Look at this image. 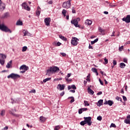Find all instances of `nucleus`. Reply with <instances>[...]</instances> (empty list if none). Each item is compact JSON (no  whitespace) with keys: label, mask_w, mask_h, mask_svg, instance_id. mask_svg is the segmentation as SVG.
Listing matches in <instances>:
<instances>
[{"label":"nucleus","mask_w":130,"mask_h":130,"mask_svg":"<svg viewBox=\"0 0 130 130\" xmlns=\"http://www.w3.org/2000/svg\"><path fill=\"white\" fill-rule=\"evenodd\" d=\"M16 25L17 26H23V22L19 20L17 21Z\"/></svg>","instance_id":"22"},{"label":"nucleus","mask_w":130,"mask_h":130,"mask_svg":"<svg viewBox=\"0 0 130 130\" xmlns=\"http://www.w3.org/2000/svg\"><path fill=\"white\" fill-rule=\"evenodd\" d=\"M60 54L62 56H66V55H67V54H66V53H60Z\"/></svg>","instance_id":"53"},{"label":"nucleus","mask_w":130,"mask_h":130,"mask_svg":"<svg viewBox=\"0 0 130 130\" xmlns=\"http://www.w3.org/2000/svg\"><path fill=\"white\" fill-rule=\"evenodd\" d=\"M84 121H85V123H87L88 125L91 126L92 125V117H84Z\"/></svg>","instance_id":"4"},{"label":"nucleus","mask_w":130,"mask_h":130,"mask_svg":"<svg viewBox=\"0 0 130 130\" xmlns=\"http://www.w3.org/2000/svg\"><path fill=\"white\" fill-rule=\"evenodd\" d=\"M58 72H59V68H58V67L55 66L51 67L47 71L46 75L50 76V75H52V74H54V73H58Z\"/></svg>","instance_id":"1"},{"label":"nucleus","mask_w":130,"mask_h":130,"mask_svg":"<svg viewBox=\"0 0 130 130\" xmlns=\"http://www.w3.org/2000/svg\"><path fill=\"white\" fill-rule=\"evenodd\" d=\"M122 21L126 23H130V15H127L126 18H123Z\"/></svg>","instance_id":"14"},{"label":"nucleus","mask_w":130,"mask_h":130,"mask_svg":"<svg viewBox=\"0 0 130 130\" xmlns=\"http://www.w3.org/2000/svg\"><path fill=\"white\" fill-rule=\"evenodd\" d=\"M116 100H117L118 101H120L121 102H122V99L119 96H116Z\"/></svg>","instance_id":"34"},{"label":"nucleus","mask_w":130,"mask_h":130,"mask_svg":"<svg viewBox=\"0 0 130 130\" xmlns=\"http://www.w3.org/2000/svg\"><path fill=\"white\" fill-rule=\"evenodd\" d=\"M0 55H1L0 58V63L2 66H4V64H5V61H6L5 59L7 58V55L4 54H0Z\"/></svg>","instance_id":"5"},{"label":"nucleus","mask_w":130,"mask_h":130,"mask_svg":"<svg viewBox=\"0 0 130 130\" xmlns=\"http://www.w3.org/2000/svg\"><path fill=\"white\" fill-rule=\"evenodd\" d=\"M72 11L73 14H76V8H75L74 7H72Z\"/></svg>","instance_id":"38"},{"label":"nucleus","mask_w":130,"mask_h":130,"mask_svg":"<svg viewBox=\"0 0 130 130\" xmlns=\"http://www.w3.org/2000/svg\"><path fill=\"white\" fill-rule=\"evenodd\" d=\"M10 17V13H5L1 17V19H7Z\"/></svg>","instance_id":"12"},{"label":"nucleus","mask_w":130,"mask_h":130,"mask_svg":"<svg viewBox=\"0 0 130 130\" xmlns=\"http://www.w3.org/2000/svg\"><path fill=\"white\" fill-rule=\"evenodd\" d=\"M20 70H23V71H28L29 70V67L26 66V65H22L20 67Z\"/></svg>","instance_id":"15"},{"label":"nucleus","mask_w":130,"mask_h":130,"mask_svg":"<svg viewBox=\"0 0 130 130\" xmlns=\"http://www.w3.org/2000/svg\"><path fill=\"white\" fill-rule=\"evenodd\" d=\"M124 122H125V123H126L127 124H130V120L125 119L124 120Z\"/></svg>","instance_id":"30"},{"label":"nucleus","mask_w":130,"mask_h":130,"mask_svg":"<svg viewBox=\"0 0 130 130\" xmlns=\"http://www.w3.org/2000/svg\"><path fill=\"white\" fill-rule=\"evenodd\" d=\"M71 88H72V89H74V90H76V89H77V87H76V85H72L71 86Z\"/></svg>","instance_id":"46"},{"label":"nucleus","mask_w":130,"mask_h":130,"mask_svg":"<svg viewBox=\"0 0 130 130\" xmlns=\"http://www.w3.org/2000/svg\"><path fill=\"white\" fill-rule=\"evenodd\" d=\"M123 62L127 63V59L126 58H124L123 59Z\"/></svg>","instance_id":"57"},{"label":"nucleus","mask_w":130,"mask_h":130,"mask_svg":"<svg viewBox=\"0 0 130 130\" xmlns=\"http://www.w3.org/2000/svg\"><path fill=\"white\" fill-rule=\"evenodd\" d=\"M102 91H99V92L97 93L96 95H102Z\"/></svg>","instance_id":"62"},{"label":"nucleus","mask_w":130,"mask_h":130,"mask_svg":"<svg viewBox=\"0 0 130 130\" xmlns=\"http://www.w3.org/2000/svg\"><path fill=\"white\" fill-rule=\"evenodd\" d=\"M87 90H88L89 94H90V95L94 94V91L91 88H90V87H88Z\"/></svg>","instance_id":"21"},{"label":"nucleus","mask_w":130,"mask_h":130,"mask_svg":"<svg viewBox=\"0 0 130 130\" xmlns=\"http://www.w3.org/2000/svg\"><path fill=\"white\" fill-rule=\"evenodd\" d=\"M40 13H41V12L40 10H37L36 12V15L38 17H39V16H40Z\"/></svg>","instance_id":"39"},{"label":"nucleus","mask_w":130,"mask_h":130,"mask_svg":"<svg viewBox=\"0 0 130 130\" xmlns=\"http://www.w3.org/2000/svg\"><path fill=\"white\" fill-rule=\"evenodd\" d=\"M51 80V78H47L43 80L44 83H46V82H48V81H50Z\"/></svg>","instance_id":"27"},{"label":"nucleus","mask_w":130,"mask_h":130,"mask_svg":"<svg viewBox=\"0 0 130 130\" xmlns=\"http://www.w3.org/2000/svg\"><path fill=\"white\" fill-rule=\"evenodd\" d=\"M6 9V4L2 2V0H0V11H4Z\"/></svg>","instance_id":"11"},{"label":"nucleus","mask_w":130,"mask_h":130,"mask_svg":"<svg viewBox=\"0 0 130 130\" xmlns=\"http://www.w3.org/2000/svg\"><path fill=\"white\" fill-rule=\"evenodd\" d=\"M99 82H100L101 85H102V86H103V85H104L103 81H102L101 79H99Z\"/></svg>","instance_id":"50"},{"label":"nucleus","mask_w":130,"mask_h":130,"mask_svg":"<svg viewBox=\"0 0 130 130\" xmlns=\"http://www.w3.org/2000/svg\"><path fill=\"white\" fill-rule=\"evenodd\" d=\"M22 7V9H24V10H26V11H30L31 10V8L28 6V5H27V3L24 2L21 5Z\"/></svg>","instance_id":"8"},{"label":"nucleus","mask_w":130,"mask_h":130,"mask_svg":"<svg viewBox=\"0 0 130 130\" xmlns=\"http://www.w3.org/2000/svg\"><path fill=\"white\" fill-rule=\"evenodd\" d=\"M40 120L41 122L45 121L46 120V118L43 117V116H41L40 117Z\"/></svg>","instance_id":"23"},{"label":"nucleus","mask_w":130,"mask_h":130,"mask_svg":"<svg viewBox=\"0 0 130 130\" xmlns=\"http://www.w3.org/2000/svg\"><path fill=\"white\" fill-rule=\"evenodd\" d=\"M110 127H116V125L114 123H112L110 125Z\"/></svg>","instance_id":"45"},{"label":"nucleus","mask_w":130,"mask_h":130,"mask_svg":"<svg viewBox=\"0 0 130 130\" xmlns=\"http://www.w3.org/2000/svg\"><path fill=\"white\" fill-rule=\"evenodd\" d=\"M104 61H105V64H107V63H108V59H107L106 57L104 58Z\"/></svg>","instance_id":"42"},{"label":"nucleus","mask_w":130,"mask_h":130,"mask_svg":"<svg viewBox=\"0 0 130 130\" xmlns=\"http://www.w3.org/2000/svg\"><path fill=\"white\" fill-rule=\"evenodd\" d=\"M78 112L79 114H82V113H83V110H82V108L79 110Z\"/></svg>","instance_id":"47"},{"label":"nucleus","mask_w":130,"mask_h":130,"mask_svg":"<svg viewBox=\"0 0 130 130\" xmlns=\"http://www.w3.org/2000/svg\"><path fill=\"white\" fill-rule=\"evenodd\" d=\"M52 1H49L48 3H47V4L48 5H52Z\"/></svg>","instance_id":"59"},{"label":"nucleus","mask_w":130,"mask_h":130,"mask_svg":"<svg viewBox=\"0 0 130 130\" xmlns=\"http://www.w3.org/2000/svg\"><path fill=\"white\" fill-rule=\"evenodd\" d=\"M84 106H90V104H89L88 103V101H84Z\"/></svg>","instance_id":"31"},{"label":"nucleus","mask_w":130,"mask_h":130,"mask_svg":"<svg viewBox=\"0 0 130 130\" xmlns=\"http://www.w3.org/2000/svg\"><path fill=\"white\" fill-rule=\"evenodd\" d=\"M9 113H10V114H12L14 116H16V117H19V115L15 114L11 111H10Z\"/></svg>","instance_id":"32"},{"label":"nucleus","mask_w":130,"mask_h":130,"mask_svg":"<svg viewBox=\"0 0 130 130\" xmlns=\"http://www.w3.org/2000/svg\"><path fill=\"white\" fill-rule=\"evenodd\" d=\"M109 7H111V8H114L115 7H116V5H112L111 3H110Z\"/></svg>","instance_id":"44"},{"label":"nucleus","mask_w":130,"mask_h":130,"mask_svg":"<svg viewBox=\"0 0 130 130\" xmlns=\"http://www.w3.org/2000/svg\"><path fill=\"white\" fill-rule=\"evenodd\" d=\"M120 68H121V69H124V68H125V64L124 63H120Z\"/></svg>","instance_id":"25"},{"label":"nucleus","mask_w":130,"mask_h":130,"mask_svg":"<svg viewBox=\"0 0 130 130\" xmlns=\"http://www.w3.org/2000/svg\"><path fill=\"white\" fill-rule=\"evenodd\" d=\"M98 120H99L100 121H101L102 120V116H99L97 117Z\"/></svg>","instance_id":"41"},{"label":"nucleus","mask_w":130,"mask_h":130,"mask_svg":"<svg viewBox=\"0 0 130 130\" xmlns=\"http://www.w3.org/2000/svg\"><path fill=\"white\" fill-rule=\"evenodd\" d=\"M81 109L82 110V112L83 111H87L88 110V109L87 108H81Z\"/></svg>","instance_id":"56"},{"label":"nucleus","mask_w":130,"mask_h":130,"mask_svg":"<svg viewBox=\"0 0 130 130\" xmlns=\"http://www.w3.org/2000/svg\"><path fill=\"white\" fill-rule=\"evenodd\" d=\"M5 113H6V111L5 110H3L2 111H1V115L2 116H4V115H5Z\"/></svg>","instance_id":"36"},{"label":"nucleus","mask_w":130,"mask_h":130,"mask_svg":"<svg viewBox=\"0 0 130 130\" xmlns=\"http://www.w3.org/2000/svg\"><path fill=\"white\" fill-rule=\"evenodd\" d=\"M23 33L24 34L23 36H31V34L26 30L23 29Z\"/></svg>","instance_id":"16"},{"label":"nucleus","mask_w":130,"mask_h":130,"mask_svg":"<svg viewBox=\"0 0 130 130\" xmlns=\"http://www.w3.org/2000/svg\"><path fill=\"white\" fill-rule=\"evenodd\" d=\"M9 129V127H8V126H5L4 128H3V129H2L3 130H7Z\"/></svg>","instance_id":"61"},{"label":"nucleus","mask_w":130,"mask_h":130,"mask_svg":"<svg viewBox=\"0 0 130 130\" xmlns=\"http://www.w3.org/2000/svg\"><path fill=\"white\" fill-rule=\"evenodd\" d=\"M51 21V19L49 17L46 18L44 19V22L45 23V25L46 26H50V22Z\"/></svg>","instance_id":"10"},{"label":"nucleus","mask_w":130,"mask_h":130,"mask_svg":"<svg viewBox=\"0 0 130 130\" xmlns=\"http://www.w3.org/2000/svg\"><path fill=\"white\" fill-rule=\"evenodd\" d=\"M52 44L54 45V46H60L61 45V43L59 42H53Z\"/></svg>","instance_id":"20"},{"label":"nucleus","mask_w":130,"mask_h":130,"mask_svg":"<svg viewBox=\"0 0 130 130\" xmlns=\"http://www.w3.org/2000/svg\"><path fill=\"white\" fill-rule=\"evenodd\" d=\"M7 78H8V79L11 78V79H18L19 78H21V76L18 74H16L15 73H12L10 75H8L7 76Z\"/></svg>","instance_id":"6"},{"label":"nucleus","mask_w":130,"mask_h":130,"mask_svg":"<svg viewBox=\"0 0 130 130\" xmlns=\"http://www.w3.org/2000/svg\"><path fill=\"white\" fill-rule=\"evenodd\" d=\"M79 44V39L76 37L72 38L71 40V44L73 46H77Z\"/></svg>","instance_id":"3"},{"label":"nucleus","mask_w":130,"mask_h":130,"mask_svg":"<svg viewBox=\"0 0 130 130\" xmlns=\"http://www.w3.org/2000/svg\"><path fill=\"white\" fill-rule=\"evenodd\" d=\"M66 80L67 82H68V83L69 82H72V79H69V78H67V77H66Z\"/></svg>","instance_id":"52"},{"label":"nucleus","mask_w":130,"mask_h":130,"mask_svg":"<svg viewBox=\"0 0 130 130\" xmlns=\"http://www.w3.org/2000/svg\"><path fill=\"white\" fill-rule=\"evenodd\" d=\"M12 60H10L8 63H7V64L6 66L7 69H11V68H12Z\"/></svg>","instance_id":"18"},{"label":"nucleus","mask_w":130,"mask_h":130,"mask_svg":"<svg viewBox=\"0 0 130 130\" xmlns=\"http://www.w3.org/2000/svg\"><path fill=\"white\" fill-rule=\"evenodd\" d=\"M86 81H88V82H90V76L89 75L87 76Z\"/></svg>","instance_id":"51"},{"label":"nucleus","mask_w":130,"mask_h":130,"mask_svg":"<svg viewBox=\"0 0 130 130\" xmlns=\"http://www.w3.org/2000/svg\"><path fill=\"white\" fill-rule=\"evenodd\" d=\"M117 63V62H116V60H113V64H114V66H116Z\"/></svg>","instance_id":"60"},{"label":"nucleus","mask_w":130,"mask_h":130,"mask_svg":"<svg viewBox=\"0 0 130 130\" xmlns=\"http://www.w3.org/2000/svg\"><path fill=\"white\" fill-rule=\"evenodd\" d=\"M92 22L91 20L87 19L85 21V24L86 25H88V26L92 25Z\"/></svg>","instance_id":"19"},{"label":"nucleus","mask_w":130,"mask_h":130,"mask_svg":"<svg viewBox=\"0 0 130 130\" xmlns=\"http://www.w3.org/2000/svg\"><path fill=\"white\" fill-rule=\"evenodd\" d=\"M60 128V127H59V125H57V126H56L54 128V129L55 130H58Z\"/></svg>","instance_id":"49"},{"label":"nucleus","mask_w":130,"mask_h":130,"mask_svg":"<svg viewBox=\"0 0 130 130\" xmlns=\"http://www.w3.org/2000/svg\"><path fill=\"white\" fill-rule=\"evenodd\" d=\"M98 38L96 39L95 40H94L93 41H91V44L93 45V44H95V43H96V42H98Z\"/></svg>","instance_id":"29"},{"label":"nucleus","mask_w":130,"mask_h":130,"mask_svg":"<svg viewBox=\"0 0 130 130\" xmlns=\"http://www.w3.org/2000/svg\"><path fill=\"white\" fill-rule=\"evenodd\" d=\"M91 71H92V72H93V73H97V69H96V68H92L91 69Z\"/></svg>","instance_id":"40"},{"label":"nucleus","mask_w":130,"mask_h":130,"mask_svg":"<svg viewBox=\"0 0 130 130\" xmlns=\"http://www.w3.org/2000/svg\"><path fill=\"white\" fill-rule=\"evenodd\" d=\"M68 99H72L70 101V103H73L75 102V98L73 96H70L68 98Z\"/></svg>","instance_id":"26"},{"label":"nucleus","mask_w":130,"mask_h":130,"mask_svg":"<svg viewBox=\"0 0 130 130\" xmlns=\"http://www.w3.org/2000/svg\"><path fill=\"white\" fill-rule=\"evenodd\" d=\"M99 31L101 32V33H102V32H104V30L101 28V27H99Z\"/></svg>","instance_id":"43"},{"label":"nucleus","mask_w":130,"mask_h":130,"mask_svg":"<svg viewBox=\"0 0 130 130\" xmlns=\"http://www.w3.org/2000/svg\"><path fill=\"white\" fill-rule=\"evenodd\" d=\"M64 88H66V85L64 84H58L57 86V88L59 89L60 91H62V90H63Z\"/></svg>","instance_id":"13"},{"label":"nucleus","mask_w":130,"mask_h":130,"mask_svg":"<svg viewBox=\"0 0 130 130\" xmlns=\"http://www.w3.org/2000/svg\"><path fill=\"white\" fill-rule=\"evenodd\" d=\"M79 21H80V18H77V19L72 20L71 21V23L74 25L75 27H79Z\"/></svg>","instance_id":"7"},{"label":"nucleus","mask_w":130,"mask_h":130,"mask_svg":"<svg viewBox=\"0 0 130 130\" xmlns=\"http://www.w3.org/2000/svg\"><path fill=\"white\" fill-rule=\"evenodd\" d=\"M108 104L110 106H112V105L113 104V101H110V100L108 101Z\"/></svg>","instance_id":"28"},{"label":"nucleus","mask_w":130,"mask_h":130,"mask_svg":"<svg viewBox=\"0 0 130 130\" xmlns=\"http://www.w3.org/2000/svg\"><path fill=\"white\" fill-rule=\"evenodd\" d=\"M30 93H36V90L35 89H32L30 91Z\"/></svg>","instance_id":"55"},{"label":"nucleus","mask_w":130,"mask_h":130,"mask_svg":"<svg viewBox=\"0 0 130 130\" xmlns=\"http://www.w3.org/2000/svg\"><path fill=\"white\" fill-rule=\"evenodd\" d=\"M27 46H24V47H22V51L23 52H25V51H26V50H27Z\"/></svg>","instance_id":"33"},{"label":"nucleus","mask_w":130,"mask_h":130,"mask_svg":"<svg viewBox=\"0 0 130 130\" xmlns=\"http://www.w3.org/2000/svg\"><path fill=\"white\" fill-rule=\"evenodd\" d=\"M61 96H63L64 95V91H62L61 93H60Z\"/></svg>","instance_id":"64"},{"label":"nucleus","mask_w":130,"mask_h":130,"mask_svg":"<svg viewBox=\"0 0 130 130\" xmlns=\"http://www.w3.org/2000/svg\"><path fill=\"white\" fill-rule=\"evenodd\" d=\"M123 49V46H121V47H119V50L120 51H122Z\"/></svg>","instance_id":"48"},{"label":"nucleus","mask_w":130,"mask_h":130,"mask_svg":"<svg viewBox=\"0 0 130 130\" xmlns=\"http://www.w3.org/2000/svg\"><path fill=\"white\" fill-rule=\"evenodd\" d=\"M80 124H81V125L84 126L85 125V124H86V122L85 120L84 121H82L80 123Z\"/></svg>","instance_id":"37"},{"label":"nucleus","mask_w":130,"mask_h":130,"mask_svg":"<svg viewBox=\"0 0 130 130\" xmlns=\"http://www.w3.org/2000/svg\"><path fill=\"white\" fill-rule=\"evenodd\" d=\"M62 14L64 16V17H66V14H67V10L65 9H63L62 11Z\"/></svg>","instance_id":"35"},{"label":"nucleus","mask_w":130,"mask_h":130,"mask_svg":"<svg viewBox=\"0 0 130 130\" xmlns=\"http://www.w3.org/2000/svg\"><path fill=\"white\" fill-rule=\"evenodd\" d=\"M0 30L4 32H9V33H12V30L4 24H0Z\"/></svg>","instance_id":"2"},{"label":"nucleus","mask_w":130,"mask_h":130,"mask_svg":"<svg viewBox=\"0 0 130 130\" xmlns=\"http://www.w3.org/2000/svg\"><path fill=\"white\" fill-rule=\"evenodd\" d=\"M59 38H60V39H61L62 40H63V41H67V38L63 37L62 35H59Z\"/></svg>","instance_id":"24"},{"label":"nucleus","mask_w":130,"mask_h":130,"mask_svg":"<svg viewBox=\"0 0 130 130\" xmlns=\"http://www.w3.org/2000/svg\"><path fill=\"white\" fill-rule=\"evenodd\" d=\"M11 100H12V102H11V103H12V104H14V103H17V102H16V101L13 100V99H12Z\"/></svg>","instance_id":"58"},{"label":"nucleus","mask_w":130,"mask_h":130,"mask_svg":"<svg viewBox=\"0 0 130 130\" xmlns=\"http://www.w3.org/2000/svg\"><path fill=\"white\" fill-rule=\"evenodd\" d=\"M122 97H123V100L124 101H126V100H127L126 97L124 95H123Z\"/></svg>","instance_id":"54"},{"label":"nucleus","mask_w":130,"mask_h":130,"mask_svg":"<svg viewBox=\"0 0 130 130\" xmlns=\"http://www.w3.org/2000/svg\"><path fill=\"white\" fill-rule=\"evenodd\" d=\"M71 3L67 2H63L62 4V8L64 9H70L71 8Z\"/></svg>","instance_id":"9"},{"label":"nucleus","mask_w":130,"mask_h":130,"mask_svg":"<svg viewBox=\"0 0 130 130\" xmlns=\"http://www.w3.org/2000/svg\"><path fill=\"white\" fill-rule=\"evenodd\" d=\"M89 49H93V47L91 46V45L89 44L88 47Z\"/></svg>","instance_id":"63"},{"label":"nucleus","mask_w":130,"mask_h":130,"mask_svg":"<svg viewBox=\"0 0 130 130\" xmlns=\"http://www.w3.org/2000/svg\"><path fill=\"white\" fill-rule=\"evenodd\" d=\"M97 106L100 107V106L103 105V100H100L96 104Z\"/></svg>","instance_id":"17"}]
</instances>
